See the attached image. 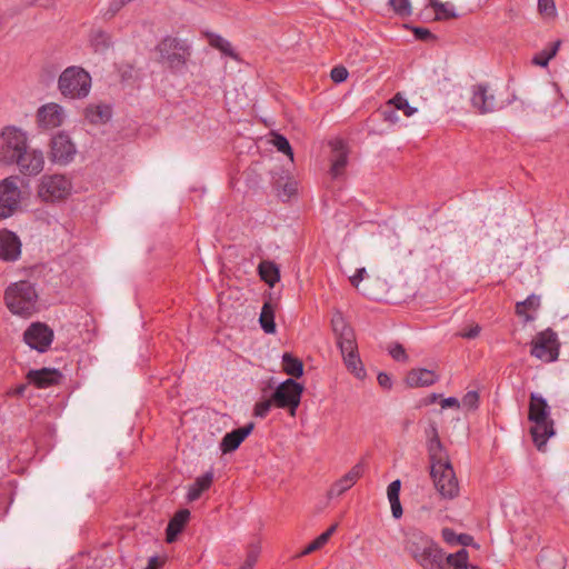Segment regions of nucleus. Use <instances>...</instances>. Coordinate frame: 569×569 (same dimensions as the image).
<instances>
[{"mask_svg": "<svg viewBox=\"0 0 569 569\" xmlns=\"http://www.w3.org/2000/svg\"><path fill=\"white\" fill-rule=\"evenodd\" d=\"M439 405H440L441 409H460L461 410V400H459L455 397L440 399Z\"/></svg>", "mask_w": 569, "mask_h": 569, "instance_id": "obj_52", "label": "nucleus"}, {"mask_svg": "<svg viewBox=\"0 0 569 569\" xmlns=\"http://www.w3.org/2000/svg\"><path fill=\"white\" fill-rule=\"evenodd\" d=\"M21 254V241L16 233L0 230V259L16 261Z\"/></svg>", "mask_w": 569, "mask_h": 569, "instance_id": "obj_16", "label": "nucleus"}, {"mask_svg": "<svg viewBox=\"0 0 569 569\" xmlns=\"http://www.w3.org/2000/svg\"><path fill=\"white\" fill-rule=\"evenodd\" d=\"M370 277L366 270V268H359L357 269L356 273L352 274L349 280L351 282V284L358 290L360 291L361 293H363L365 296H372L373 292L371 290V288L366 283L363 284L362 287L360 286L361 281L363 280H369Z\"/></svg>", "mask_w": 569, "mask_h": 569, "instance_id": "obj_37", "label": "nucleus"}, {"mask_svg": "<svg viewBox=\"0 0 569 569\" xmlns=\"http://www.w3.org/2000/svg\"><path fill=\"white\" fill-rule=\"evenodd\" d=\"M259 545H250L247 551L246 560L240 569H252L258 561L260 555Z\"/></svg>", "mask_w": 569, "mask_h": 569, "instance_id": "obj_45", "label": "nucleus"}, {"mask_svg": "<svg viewBox=\"0 0 569 569\" xmlns=\"http://www.w3.org/2000/svg\"><path fill=\"white\" fill-rule=\"evenodd\" d=\"M67 120V111L56 102L41 106L36 112V122L42 130H51L61 127Z\"/></svg>", "mask_w": 569, "mask_h": 569, "instance_id": "obj_9", "label": "nucleus"}, {"mask_svg": "<svg viewBox=\"0 0 569 569\" xmlns=\"http://www.w3.org/2000/svg\"><path fill=\"white\" fill-rule=\"evenodd\" d=\"M430 6L435 10L436 20H447L456 18L453 7L450 3H442L438 0H430Z\"/></svg>", "mask_w": 569, "mask_h": 569, "instance_id": "obj_39", "label": "nucleus"}, {"mask_svg": "<svg viewBox=\"0 0 569 569\" xmlns=\"http://www.w3.org/2000/svg\"><path fill=\"white\" fill-rule=\"evenodd\" d=\"M213 481V472L207 471L204 475L198 477L194 482L189 487L187 498L189 501L198 500L201 495L207 491Z\"/></svg>", "mask_w": 569, "mask_h": 569, "instance_id": "obj_27", "label": "nucleus"}, {"mask_svg": "<svg viewBox=\"0 0 569 569\" xmlns=\"http://www.w3.org/2000/svg\"><path fill=\"white\" fill-rule=\"evenodd\" d=\"M427 439L430 465L449 463V456L442 442L440 441V438L437 433V429H430L427 432Z\"/></svg>", "mask_w": 569, "mask_h": 569, "instance_id": "obj_18", "label": "nucleus"}, {"mask_svg": "<svg viewBox=\"0 0 569 569\" xmlns=\"http://www.w3.org/2000/svg\"><path fill=\"white\" fill-rule=\"evenodd\" d=\"M246 427L251 428V427H253V425L252 423H248Z\"/></svg>", "mask_w": 569, "mask_h": 569, "instance_id": "obj_63", "label": "nucleus"}, {"mask_svg": "<svg viewBox=\"0 0 569 569\" xmlns=\"http://www.w3.org/2000/svg\"><path fill=\"white\" fill-rule=\"evenodd\" d=\"M438 398H439V397H438L437 395H432V396H431V400H430V401H431V402H435Z\"/></svg>", "mask_w": 569, "mask_h": 569, "instance_id": "obj_62", "label": "nucleus"}, {"mask_svg": "<svg viewBox=\"0 0 569 569\" xmlns=\"http://www.w3.org/2000/svg\"><path fill=\"white\" fill-rule=\"evenodd\" d=\"M389 353L397 361H405V362L408 361V356L406 353V350L399 343L391 345L389 347Z\"/></svg>", "mask_w": 569, "mask_h": 569, "instance_id": "obj_49", "label": "nucleus"}, {"mask_svg": "<svg viewBox=\"0 0 569 569\" xmlns=\"http://www.w3.org/2000/svg\"><path fill=\"white\" fill-rule=\"evenodd\" d=\"M86 119L92 124H102L111 118V109L107 104H90L84 111Z\"/></svg>", "mask_w": 569, "mask_h": 569, "instance_id": "obj_26", "label": "nucleus"}, {"mask_svg": "<svg viewBox=\"0 0 569 569\" xmlns=\"http://www.w3.org/2000/svg\"><path fill=\"white\" fill-rule=\"evenodd\" d=\"M431 542V540L423 536L413 535L412 538H410L407 541L406 548L413 557V559L418 562V560L423 556L425 551L428 549Z\"/></svg>", "mask_w": 569, "mask_h": 569, "instance_id": "obj_30", "label": "nucleus"}, {"mask_svg": "<svg viewBox=\"0 0 569 569\" xmlns=\"http://www.w3.org/2000/svg\"><path fill=\"white\" fill-rule=\"evenodd\" d=\"M443 551L433 542L425 551L423 556L418 560V563L423 569H446V561Z\"/></svg>", "mask_w": 569, "mask_h": 569, "instance_id": "obj_21", "label": "nucleus"}, {"mask_svg": "<svg viewBox=\"0 0 569 569\" xmlns=\"http://www.w3.org/2000/svg\"><path fill=\"white\" fill-rule=\"evenodd\" d=\"M326 536L320 535L316 538L311 543H309L306 549L301 552L302 556L309 555L320 548H322L328 541L325 538Z\"/></svg>", "mask_w": 569, "mask_h": 569, "instance_id": "obj_50", "label": "nucleus"}, {"mask_svg": "<svg viewBox=\"0 0 569 569\" xmlns=\"http://www.w3.org/2000/svg\"><path fill=\"white\" fill-rule=\"evenodd\" d=\"M401 481L399 479L392 481L387 489L388 499H399Z\"/></svg>", "mask_w": 569, "mask_h": 569, "instance_id": "obj_53", "label": "nucleus"}, {"mask_svg": "<svg viewBox=\"0 0 569 569\" xmlns=\"http://www.w3.org/2000/svg\"><path fill=\"white\" fill-rule=\"evenodd\" d=\"M560 46L561 41L559 40L550 43L548 48L543 49L533 57L532 63L546 68L549 61L557 54Z\"/></svg>", "mask_w": 569, "mask_h": 569, "instance_id": "obj_35", "label": "nucleus"}, {"mask_svg": "<svg viewBox=\"0 0 569 569\" xmlns=\"http://www.w3.org/2000/svg\"><path fill=\"white\" fill-rule=\"evenodd\" d=\"M26 388H27V385H20V386H17L16 388H12L11 390H9L8 393L10 396L20 397L24 393Z\"/></svg>", "mask_w": 569, "mask_h": 569, "instance_id": "obj_58", "label": "nucleus"}, {"mask_svg": "<svg viewBox=\"0 0 569 569\" xmlns=\"http://www.w3.org/2000/svg\"><path fill=\"white\" fill-rule=\"evenodd\" d=\"M259 321L264 332L273 333L276 331L274 307L270 301L264 302L262 306Z\"/></svg>", "mask_w": 569, "mask_h": 569, "instance_id": "obj_33", "label": "nucleus"}, {"mask_svg": "<svg viewBox=\"0 0 569 569\" xmlns=\"http://www.w3.org/2000/svg\"><path fill=\"white\" fill-rule=\"evenodd\" d=\"M209 43L211 47L220 50L226 56L237 59V54L234 53L231 43L227 39L218 36V34H211L209 37Z\"/></svg>", "mask_w": 569, "mask_h": 569, "instance_id": "obj_41", "label": "nucleus"}, {"mask_svg": "<svg viewBox=\"0 0 569 569\" xmlns=\"http://www.w3.org/2000/svg\"><path fill=\"white\" fill-rule=\"evenodd\" d=\"M17 166L20 173L24 176H37L44 168V154L42 150L33 148L28 143L22 154L13 163Z\"/></svg>", "mask_w": 569, "mask_h": 569, "instance_id": "obj_11", "label": "nucleus"}, {"mask_svg": "<svg viewBox=\"0 0 569 569\" xmlns=\"http://www.w3.org/2000/svg\"><path fill=\"white\" fill-rule=\"evenodd\" d=\"M389 4L393 11L401 17H408L412 13V7L409 0H389Z\"/></svg>", "mask_w": 569, "mask_h": 569, "instance_id": "obj_47", "label": "nucleus"}, {"mask_svg": "<svg viewBox=\"0 0 569 569\" xmlns=\"http://www.w3.org/2000/svg\"><path fill=\"white\" fill-rule=\"evenodd\" d=\"M343 362L347 369L357 378L362 380L366 377V370L357 353L356 342L351 343L350 348L347 346L340 347Z\"/></svg>", "mask_w": 569, "mask_h": 569, "instance_id": "obj_19", "label": "nucleus"}, {"mask_svg": "<svg viewBox=\"0 0 569 569\" xmlns=\"http://www.w3.org/2000/svg\"><path fill=\"white\" fill-rule=\"evenodd\" d=\"M481 327L476 322L468 323L460 332L459 336L466 339H475L479 336Z\"/></svg>", "mask_w": 569, "mask_h": 569, "instance_id": "obj_48", "label": "nucleus"}, {"mask_svg": "<svg viewBox=\"0 0 569 569\" xmlns=\"http://www.w3.org/2000/svg\"><path fill=\"white\" fill-rule=\"evenodd\" d=\"M365 465L362 462L356 463L346 475L336 480L327 492L329 499L340 497L363 476Z\"/></svg>", "mask_w": 569, "mask_h": 569, "instance_id": "obj_15", "label": "nucleus"}, {"mask_svg": "<svg viewBox=\"0 0 569 569\" xmlns=\"http://www.w3.org/2000/svg\"><path fill=\"white\" fill-rule=\"evenodd\" d=\"M22 198L20 178L11 176L0 181V220L11 217Z\"/></svg>", "mask_w": 569, "mask_h": 569, "instance_id": "obj_5", "label": "nucleus"}, {"mask_svg": "<svg viewBox=\"0 0 569 569\" xmlns=\"http://www.w3.org/2000/svg\"><path fill=\"white\" fill-rule=\"evenodd\" d=\"M538 13L542 20L555 21L558 12L553 0H538Z\"/></svg>", "mask_w": 569, "mask_h": 569, "instance_id": "obj_38", "label": "nucleus"}, {"mask_svg": "<svg viewBox=\"0 0 569 569\" xmlns=\"http://www.w3.org/2000/svg\"><path fill=\"white\" fill-rule=\"evenodd\" d=\"M189 518L190 511L188 509H181L174 513L166 529L167 542L171 543L177 539V536L183 530Z\"/></svg>", "mask_w": 569, "mask_h": 569, "instance_id": "obj_23", "label": "nucleus"}, {"mask_svg": "<svg viewBox=\"0 0 569 569\" xmlns=\"http://www.w3.org/2000/svg\"><path fill=\"white\" fill-rule=\"evenodd\" d=\"M76 153V144L67 132L60 131L51 138L49 156L52 162L66 166L74 159Z\"/></svg>", "mask_w": 569, "mask_h": 569, "instance_id": "obj_8", "label": "nucleus"}, {"mask_svg": "<svg viewBox=\"0 0 569 569\" xmlns=\"http://www.w3.org/2000/svg\"><path fill=\"white\" fill-rule=\"evenodd\" d=\"M531 355L545 362L557 360L559 343L556 332L550 329L539 332L532 340Z\"/></svg>", "mask_w": 569, "mask_h": 569, "instance_id": "obj_7", "label": "nucleus"}, {"mask_svg": "<svg viewBox=\"0 0 569 569\" xmlns=\"http://www.w3.org/2000/svg\"><path fill=\"white\" fill-rule=\"evenodd\" d=\"M430 475L438 492L446 499H453L459 495V483L451 462L431 465Z\"/></svg>", "mask_w": 569, "mask_h": 569, "instance_id": "obj_6", "label": "nucleus"}, {"mask_svg": "<svg viewBox=\"0 0 569 569\" xmlns=\"http://www.w3.org/2000/svg\"><path fill=\"white\" fill-rule=\"evenodd\" d=\"M272 405H274L272 399L257 403L254 407L256 416H264Z\"/></svg>", "mask_w": 569, "mask_h": 569, "instance_id": "obj_54", "label": "nucleus"}, {"mask_svg": "<svg viewBox=\"0 0 569 569\" xmlns=\"http://www.w3.org/2000/svg\"><path fill=\"white\" fill-rule=\"evenodd\" d=\"M416 32L420 38H425L430 33L427 29H417Z\"/></svg>", "mask_w": 569, "mask_h": 569, "instance_id": "obj_60", "label": "nucleus"}, {"mask_svg": "<svg viewBox=\"0 0 569 569\" xmlns=\"http://www.w3.org/2000/svg\"><path fill=\"white\" fill-rule=\"evenodd\" d=\"M71 179L61 173L44 174L37 184V196L43 202L63 201L71 194Z\"/></svg>", "mask_w": 569, "mask_h": 569, "instance_id": "obj_3", "label": "nucleus"}, {"mask_svg": "<svg viewBox=\"0 0 569 569\" xmlns=\"http://www.w3.org/2000/svg\"><path fill=\"white\" fill-rule=\"evenodd\" d=\"M539 307L540 297L531 295L525 301L517 302L516 313L520 317H523L526 321H532L533 317L529 315V311H537Z\"/></svg>", "mask_w": 569, "mask_h": 569, "instance_id": "obj_31", "label": "nucleus"}, {"mask_svg": "<svg viewBox=\"0 0 569 569\" xmlns=\"http://www.w3.org/2000/svg\"><path fill=\"white\" fill-rule=\"evenodd\" d=\"M60 373L57 370L43 368L40 370H30L27 375L29 382L38 388H47L58 381Z\"/></svg>", "mask_w": 569, "mask_h": 569, "instance_id": "obj_24", "label": "nucleus"}, {"mask_svg": "<svg viewBox=\"0 0 569 569\" xmlns=\"http://www.w3.org/2000/svg\"><path fill=\"white\" fill-rule=\"evenodd\" d=\"M438 380V376L428 369H412L406 377V383L410 388L429 387Z\"/></svg>", "mask_w": 569, "mask_h": 569, "instance_id": "obj_22", "label": "nucleus"}, {"mask_svg": "<svg viewBox=\"0 0 569 569\" xmlns=\"http://www.w3.org/2000/svg\"><path fill=\"white\" fill-rule=\"evenodd\" d=\"M389 502L391 506V512H392L393 518H396V519L401 518L403 511H402V507L400 503V499H390Z\"/></svg>", "mask_w": 569, "mask_h": 569, "instance_id": "obj_55", "label": "nucleus"}, {"mask_svg": "<svg viewBox=\"0 0 569 569\" xmlns=\"http://www.w3.org/2000/svg\"><path fill=\"white\" fill-rule=\"evenodd\" d=\"M553 87H555V89H556L557 94L559 96V98H562L563 96H562V93H561V91H560L559 86L555 83V84H553Z\"/></svg>", "mask_w": 569, "mask_h": 569, "instance_id": "obj_61", "label": "nucleus"}, {"mask_svg": "<svg viewBox=\"0 0 569 569\" xmlns=\"http://www.w3.org/2000/svg\"><path fill=\"white\" fill-rule=\"evenodd\" d=\"M282 369L291 377H300L303 373L302 362L290 353H284L282 357Z\"/></svg>", "mask_w": 569, "mask_h": 569, "instance_id": "obj_36", "label": "nucleus"}, {"mask_svg": "<svg viewBox=\"0 0 569 569\" xmlns=\"http://www.w3.org/2000/svg\"><path fill=\"white\" fill-rule=\"evenodd\" d=\"M347 77L348 70L342 66L335 67L331 70V79L337 83L343 82L347 79Z\"/></svg>", "mask_w": 569, "mask_h": 569, "instance_id": "obj_51", "label": "nucleus"}, {"mask_svg": "<svg viewBox=\"0 0 569 569\" xmlns=\"http://www.w3.org/2000/svg\"><path fill=\"white\" fill-rule=\"evenodd\" d=\"M479 395L477 391H468L461 399V410L465 412L472 411L478 407Z\"/></svg>", "mask_w": 569, "mask_h": 569, "instance_id": "obj_46", "label": "nucleus"}, {"mask_svg": "<svg viewBox=\"0 0 569 569\" xmlns=\"http://www.w3.org/2000/svg\"><path fill=\"white\" fill-rule=\"evenodd\" d=\"M158 52L161 61L170 68L182 66L188 56L184 43L174 38L163 39L158 46Z\"/></svg>", "mask_w": 569, "mask_h": 569, "instance_id": "obj_10", "label": "nucleus"}, {"mask_svg": "<svg viewBox=\"0 0 569 569\" xmlns=\"http://www.w3.org/2000/svg\"><path fill=\"white\" fill-rule=\"evenodd\" d=\"M446 562L452 569H481L480 567L469 562V552L465 548H461L455 553L448 555Z\"/></svg>", "mask_w": 569, "mask_h": 569, "instance_id": "obj_29", "label": "nucleus"}, {"mask_svg": "<svg viewBox=\"0 0 569 569\" xmlns=\"http://www.w3.org/2000/svg\"><path fill=\"white\" fill-rule=\"evenodd\" d=\"M52 330L41 322H36L29 326L23 335L26 343L40 352L47 350L52 342Z\"/></svg>", "mask_w": 569, "mask_h": 569, "instance_id": "obj_13", "label": "nucleus"}, {"mask_svg": "<svg viewBox=\"0 0 569 569\" xmlns=\"http://www.w3.org/2000/svg\"><path fill=\"white\" fill-rule=\"evenodd\" d=\"M337 527H338V525L333 523L325 532L321 533L322 536H326L325 538H326L327 541L335 533V531L337 530Z\"/></svg>", "mask_w": 569, "mask_h": 569, "instance_id": "obj_59", "label": "nucleus"}, {"mask_svg": "<svg viewBox=\"0 0 569 569\" xmlns=\"http://www.w3.org/2000/svg\"><path fill=\"white\" fill-rule=\"evenodd\" d=\"M390 104H393L396 109L403 111L407 117H411L417 112V109L411 107L408 100L402 97L400 93H397L390 101Z\"/></svg>", "mask_w": 569, "mask_h": 569, "instance_id": "obj_43", "label": "nucleus"}, {"mask_svg": "<svg viewBox=\"0 0 569 569\" xmlns=\"http://www.w3.org/2000/svg\"><path fill=\"white\" fill-rule=\"evenodd\" d=\"M330 144L332 148L330 174L332 178H339L347 167L349 152L342 140H335Z\"/></svg>", "mask_w": 569, "mask_h": 569, "instance_id": "obj_17", "label": "nucleus"}, {"mask_svg": "<svg viewBox=\"0 0 569 569\" xmlns=\"http://www.w3.org/2000/svg\"><path fill=\"white\" fill-rule=\"evenodd\" d=\"M532 441L539 451L545 450L546 442L555 436V429H529Z\"/></svg>", "mask_w": 569, "mask_h": 569, "instance_id": "obj_40", "label": "nucleus"}, {"mask_svg": "<svg viewBox=\"0 0 569 569\" xmlns=\"http://www.w3.org/2000/svg\"><path fill=\"white\" fill-rule=\"evenodd\" d=\"M301 392L302 387L292 379H288L277 388L272 400L277 407H288L290 413L293 415L295 408L299 405Z\"/></svg>", "mask_w": 569, "mask_h": 569, "instance_id": "obj_12", "label": "nucleus"}, {"mask_svg": "<svg viewBox=\"0 0 569 569\" xmlns=\"http://www.w3.org/2000/svg\"><path fill=\"white\" fill-rule=\"evenodd\" d=\"M259 274L261 279L270 287H273L280 279L279 269L271 261H261L259 264Z\"/></svg>", "mask_w": 569, "mask_h": 569, "instance_id": "obj_34", "label": "nucleus"}, {"mask_svg": "<svg viewBox=\"0 0 569 569\" xmlns=\"http://www.w3.org/2000/svg\"><path fill=\"white\" fill-rule=\"evenodd\" d=\"M378 382L382 388L389 389L391 387V378L387 373H379Z\"/></svg>", "mask_w": 569, "mask_h": 569, "instance_id": "obj_57", "label": "nucleus"}, {"mask_svg": "<svg viewBox=\"0 0 569 569\" xmlns=\"http://www.w3.org/2000/svg\"><path fill=\"white\" fill-rule=\"evenodd\" d=\"M332 330L337 337L338 346L343 347L347 346V349L350 348L351 343H355V333L352 329L347 325L342 315L337 312L332 318Z\"/></svg>", "mask_w": 569, "mask_h": 569, "instance_id": "obj_20", "label": "nucleus"}, {"mask_svg": "<svg viewBox=\"0 0 569 569\" xmlns=\"http://www.w3.org/2000/svg\"><path fill=\"white\" fill-rule=\"evenodd\" d=\"M90 41L96 51H103L109 47L110 38L106 32L97 30L92 32Z\"/></svg>", "mask_w": 569, "mask_h": 569, "instance_id": "obj_42", "label": "nucleus"}, {"mask_svg": "<svg viewBox=\"0 0 569 569\" xmlns=\"http://www.w3.org/2000/svg\"><path fill=\"white\" fill-rule=\"evenodd\" d=\"M163 565V560L159 557H151L148 561V565L144 569H160Z\"/></svg>", "mask_w": 569, "mask_h": 569, "instance_id": "obj_56", "label": "nucleus"}, {"mask_svg": "<svg viewBox=\"0 0 569 569\" xmlns=\"http://www.w3.org/2000/svg\"><path fill=\"white\" fill-rule=\"evenodd\" d=\"M470 94V102L478 112L488 113L496 109V98L489 84L472 86Z\"/></svg>", "mask_w": 569, "mask_h": 569, "instance_id": "obj_14", "label": "nucleus"}, {"mask_svg": "<svg viewBox=\"0 0 569 569\" xmlns=\"http://www.w3.org/2000/svg\"><path fill=\"white\" fill-rule=\"evenodd\" d=\"M271 143L277 148L278 151L289 156L290 160H293V152L289 141L281 134L272 133Z\"/></svg>", "mask_w": 569, "mask_h": 569, "instance_id": "obj_44", "label": "nucleus"}, {"mask_svg": "<svg viewBox=\"0 0 569 569\" xmlns=\"http://www.w3.org/2000/svg\"><path fill=\"white\" fill-rule=\"evenodd\" d=\"M253 429H233L228 432L220 442L222 453H229L239 448Z\"/></svg>", "mask_w": 569, "mask_h": 569, "instance_id": "obj_25", "label": "nucleus"}, {"mask_svg": "<svg viewBox=\"0 0 569 569\" xmlns=\"http://www.w3.org/2000/svg\"><path fill=\"white\" fill-rule=\"evenodd\" d=\"M29 143L28 133L9 126L0 131V163L13 164Z\"/></svg>", "mask_w": 569, "mask_h": 569, "instance_id": "obj_4", "label": "nucleus"}, {"mask_svg": "<svg viewBox=\"0 0 569 569\" xmlns=\"http://www.w3.org/2000/svg\"><path fill=\"white\" fill-rule=\"evenodd\" d=\"M548 405L540 396L532 395L529 406V418L536 423H545L547 419Z\"/></svg>", "mask_w": 569, "mask_h": 569, "instance_id": "obj_28", "label": "nucleus"}, {"mask_svg": "<svg viewBox=\"0 0 569 569\" xmlns=\"http://www.w3.org/2000/svg\"><path fill=\"white\" fill-rule=\"evenodd\" d=\"M441 537L446 543L450 546H470L473 538L467 533H456L451 528H443L441 530Z\"/></svg>", "mask_w": 569, "mask_h": 569, "instance_id": "obj_32", "label": "nucleus"}, {"mask_svg": "<svg viewBox=\"0 0 569 569\" xmlns=\"http://www.w3.org/2000/svg\"><path fill=\"white\" fill-rule=\"evenodd\" d=\"M7 308L17 316L30 317L37 311L38 295L32 283L18 281L4 291Z\"/></svg>", "mask_w": 569, "mask_h": 569, "instance_id": "obj_1", "label": "nucleus"}, {"mask_svg": "<svg viewBox=\"0 0 569 569\" xmlns=\"http://www.w3.org/2000/svg\"><path fill=\"white\" fill-rule=\"evenodd\" d=\"M61 94L70 99L86 98L91 89V77L80 67H69L59 77Z\"/></svg>", "mask_w": 569, "mask_h": 569, "instance_id": "obj_2", "label": "nucleus"}]
</instances>
